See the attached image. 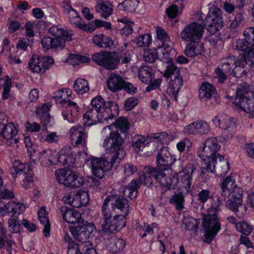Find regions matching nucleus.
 Listing matches in <instances>:
<instances>
[{"label": "nucleus", "mask_w": 254, "mask_h": 254, "mask_svg": "<svg viewBox=\"0 0 254 254\" xmlns=\"http://www.w3.org/2000/svg\"><path fill=\"white\" fill-rule=\"evenodd\" d=\"M76 160L72 148L69 146L63 147L58 153V163L71 166Z\"/></svg>", "instance_id": "26"}, {"label": "nucleus", "mask_w": 254, "mask_h": 254, "mask_svg": "<svg viewBox=\"0 0 254 254\" xmlns=\"http://www.w3.org/2000/svg\"><path fill=\"white\" fill-rule=\"evenodd\" d=\"M237 230L243 235H249L253 231V228L247 222L243 221L236 224Z\"/></svg>", "instance_id": "55"}, {"label": "nucleus", "mask_w": 254, "mask_h": 254, "mask_svg": "<svg viewBox=\"0 0 254 254\" xmlns=\"http://www.w3.org/2000/svg\"><path fill=\"white\" fill-rule=\"evenodd\" d=\"M219 158L218 171L220 176L225 175L229 171L230 167L228 162L225 159L224 156H220Z\"/></svg>", "instance_id": "57"}, {"label": "nucleus", "mask_w": 254, "mask_h": 254, "mask_svg": "<svg viewBox=\"0 0 254 254\" xmlns=\"http://www.w3.org/2000/svg\"><path fill=\"white\" fill-rule=\"evenodd\" d=\"M129 123L126 118L120 117L113 124L105 127L102 132L103 134H107L108 133V130L118 131V130L121 132H125L129 128Z\"/></svg>", "instance_id": "29"}, {"label": "nucleus", "mask_w": 254, "mask_h": 254, "mask_svg": "<svg viewBox=\"0 0 254 254\" xmlns=\"http://www.w3.org/2000/svg\"><path fill=\"white\" fill-rule=\"evenodd\" d=\"M49 33L58 40L64 41V45L66 42L72 40V32L70 30L63 28L60 25H54L51 26L48 30Z\"/></svg>", "instance_id": "24"}, {"label": "nucleus", "mask_w": 254, "mask_h": 254, "mask_svg": "<svg viewBox=\"0 0 254 254\" xmlns=\"http://www.w3.org/2000/svg\"><path fill=\"white\" fill-rule=\"evenodd\" d=\"M192 146V143L191 141L187 137L180 140L176 144V148L177 150L182 153L183 152L186 148L187 147V150H189Z\"/></svg>", "instance_id": "63"}, {"label": "nucleus", "mask_w": 254, "mask_h": 254, "mask_svg": "<svg viewBox=\"0 0 254 254\" xmlns=\"http://www.w3.org/2000/svg\"><path fill=\"white\" fill-rule=\"evenodd\" d=\"M236 174H231L221 184L223 192L228 195L227 206L238 217L242 218L247 212L246 206L242 203V189L235 184Z\"/></svg>", "instance_id": "4"}, {"label": "nucleus", "mask_w": 254, "mask_h": 254, "mask_svg": "<svg viewBox=\"0 0 254 254\" xmlns=\"http://www.w3.org/2000/svg\"><path fill=\"white\" fill-rule=\"evenodd\" d=\"M41 44L42 48L45 50L51 49L61 50L65 46L64 41L57 39L49 36H46L42 38Z\"/></svg>", "instance_id": "27"}, {"label": "nucleus", "mask_w": 254, "mask_h": 254, "mask_svg": "<svg viewBox=\"0 0 254 254\" xmlns=\"http://www.w3.org/2000/svg\"><path fill=\"white\" fill-rule=\"evenodd\" d=\"M247 64V62L244 60V56H239L237 60L234 57H228L226 62L219 65L215 70L218 81L223 82L227 76L229 75L241 77L242 74H245L244 67Z\"/></svg>", "instance_id": "6"}, {"label": "nucleus", "mask_w": 254, "mask_h": 254, "mask_svg": "<svg viewBox=\"0 0 254 254\" xmlns=\"http://www.w3.org/2000/svg\"><path fill=\"white\" fill-rule=\"evenodd\" d=\"M182 77L178 73H176L169 83L166 89V93L175 101H177L178 94L183 85Z\"/></svg>", "instance_id": "23"}, {"label": "nucleus", "mask_w": 254, "mask_h": 254, "mask_svg": "<svg viewBox=\"0 0 254 254\" xmlns=\"http://www.w3.org/2000/svg\"><path fill=\"white\" fill-rule=\"evenodd\" d=\"M183 224L187 230L195 231L197 229L199 222L192 217H186L184 219Z\"/></svg>", "instance_id": "56"}, {"label": "nucleus", "mask_w": 254, "mask_h": 254, "mask_svg": "<svg viewBox=\"0 0 254 254\" xmlns=\"http://www.w3.org/2000/svg\"><path fill=\"white\" fill-rule=\"evenodd\" d=\"M96 11L104 18H107L113 12V6L107 1L98 0L95 6Z\"/></svg>", "instance_id": "37"}, {"label": "nucleus", "mask_w": 254, "mask_h": 254, "mask_svg": "<svg viewBox=\"0 0 254 254\" xmlns=\"http://www.w3.org/2000/svg\"><path fill=\"white\" fill-rule=\"evenodd\" d=\"M236 48L239 51L244 52L243 55H240L239 56H242L244 57V60L247 62V64L250 63V58H248L246 56L247 53L251 49L250 44H248L246 39H239L237 41Z\"/></svg>", "instance_id": "51"}, {"label": "nucleus", "mask_w": 254, "mask_h": 254, "mask_svg": "<svg viewBox=\"0 0 254 254\" xmlns=\"http://www.w3.org/2000/svg\"><path fill=\"white\" fill-rule=\"evenodd\" d=\"M218 95L214 86L208 82L202 83L199 90V98L202 101H205L212 97L216 98Z\"/></svg>", "instance_id": "28"}, {"label": "nucleus", "mask_w": 254, "mask_h": 254, "mask_svg": "<svg viewBox=\"0 0 254 254\" xmlns=\"http://www.w3.org/2000/svg\"><path fill=\"white\" fill-rule=\"evenodd\" d=\"M72 91L68 88H64L56 91L54 95L56 102L60 105L64 106L71 101L70 97L72 95Z\"/></svg>", "instance_id": "32"}, {"label": "nucleus", "mask_w": 254, "mask_h": 254, "mask_svg": "<svg viewBox=\"0 0 254 254\" xmlns=\"http://www.w3.org/2000/svg\"><path fill=\"white\" fill-rule=\"evenodd\" d=\"M103 143L106 153L102 158L89 157L88 164L90 166L94 176L101 178L104 172L109 171L113 165L119 163L125 155L126 152L123 148L124 140L117 130H108Z\"/></svg>", "instance_id": "1"}, {"label": "nucleus", "mask_w": 254, "mask_h": 254, "mask_svg": "<svg viewBox=\"0 0 254 254\" xmlns=\"http://www.w3.org/2000/svg\"><path fill=\"white\" fill-rule=\"evenodd\" d=\"M54 64V60L50 57H40L33 55L28 62V67L33 73L43 74Z\"/></svg>", "instance_id": "13"}, {"label": "nucleus", "mask_w": 254, "mask_h": 254, "mask_svg": "<svg viewBox=\"0 0 254 254\" xmlns=\"http://www.w3.org/2000/svg\"><path fill=\"white\" fill-rule=\"evenodd\" d=\"M143 57L145 62L153 63L158 58L157 51L155 49H145L144 51Z\"/></svg>", "instance_id": "60"}, {"label": "nucleus", "mask_w": 254, "mask_h": 254, "mask_svg": "<svg viewBox=\"0 0 254 254\" xmlns=\"http://www.w3.org/2000/svg\"><path fill=\"white\" fill-rule=\"evenodd\" d=\"M25 209L24 205L19 202L10 201L0 206V216L9 215L12 217L22 213Z\"/></svg>", "instance_id": "20"}, {"label": "nucleus", "mask_w": 254, "mask_h": 254, "mask_svg": "<svg viewBox=\"0 0 254 254\" xmlns=\"http://www.w3.org/2000/svg\"><path fill=\"white\" fill-rule=\"evenodd\" d=\"M92 108L98 115L100 123H108L112 120L119 111L118 104L113 101L106 102L101 96H97L91 101Z\"/></svg>", "instance_id": "9"}, {"label": "nucleus", "mask_w": 254, "mask_h": 254, "mask_svg": "<svg viewBox=\"0 0 254 254\" xmlns=\"http://www.w3.org/2000/svg\"><path fill=\"white\" fill-rule=\"evenodd\" d=\"M24 175L25 177L22 181L21 186L24 189H28L31 187L34 181V173L33 170H31L29 172H26Z\"/></svg>", "instance_id": "62"}, {"label": "nucleus", "mask_w": 254, "mask_h": 254, "mask_svg": "<svg viewBox=\"0 0 254 254\" xmlns=\"http://www.w3.org/2000/svg\"><path fill=\"white\" fill-rule=\"evenodd\" d=\"M73 91L79 95H83L90 90L88 81L84 78H77L73 84Z\"/></svg>", "instance_id": "38"}, {"label": "nucleus", "mask_w": 254, "mask_h": 254, "mask_svg": "<svg viewBox=\"0 0 254 254\" xmlns=\"http://www.w3.org/2000/svg\"><path fill=\"white\" fill-rule=\"evenodd\" d=\"M118 21L125 24V25L122 28L121 31V33L123 36L127 37L132 33V25L133 23L132 22L129 21L126 18L118 19Z\"/></svg>", "instance_id": "58"}, {"label": "nucleus", "mask_w": 254, "mask_h": 254, "mask_svg": "<svg viewBox=\"0 0 254 254\" xmlns=\"http://www.w3.org/2000/svg\"><path fill=\"white\" fill-rule=\"evenodd\" d=\"M130 206L128 200L120 195L107 196L102 207V230L116 233L126 226Z\"/></svg>", "instance_id": "2"}, {"label": "nucleus", "mask_w": 254, "mask_h": 254, "mask_svg": "<svg viewBox=\"0 0 254 254\" xmlns=\"http://www.w3.org/2000/svg\"><path fill=\"white\" fill-rule=\"evenodd\" d=\"M89 201V195L86 190H79L73 197V206L80 207L86 206Z\"/></svg>", "instance_id": "35"}, {"label": "nucleus", "mask_w": 254, "mask_h": 254, "mask_svg": "<svg viewBox=\"0 0 254 254\" xmlns=\"http://www.w3.org/2000/svg\"><path fill=\"white\" fill-rule=\"evenodd\" d=\"M40 222L44 226L43 233L44 236L48 237L50 236V225L48 214L44 207H41L38 211Z\"/></svg>", "instance_id": "40"}, {"label": "nucleus", "mask_w": 254, "mask_h": 254, "mask_svg": "<svg viewBox=\"0 0 254 254\" xmlns=\"http://www.w3.org/2000/svg\"><path fill=\"white\" fill-rule=\"evenodd\" d=\"M232 102L238 111H244L249 113L250 117H254V91L248 88H239Z\"/></svg>", "instance_id": "10"}, {"label": "nucleus", "mask_w": 254, "mask_h": 254, "mask_svg": "<svg viewBox=\"0 0 254 254\" xmlns=\"http://www.w3.org/2000/svg\"><path fill=\"white\" fill-rule=\"evenodd\" d=\"M24 141L30 157L32 159L34 158L37 153L36 152V146L32 143L31 138L29 136L25 137Z\"/></svg>", "instance_id": "64"}, {"label": "nucleus", "mask_w": 254, "mask_h": 254, "mask_svg": "<svg viewBox=\"0 0 254 254\" xmlns=\"http://www.w3.org/2000/svg\"><path fill=\"white\" fill-rule=\"evenodd\" d=\"M32 169L29 164H23L19 160H15L10 169V173L13 178H16L17 175L21 174L25 175L26 172H29Z\"/></svg>", "instance_id": "39"}, {"label": "nucleus", "mask_w": 254, "mask_h": 254, "mask_svg": "<svg viewBox=\"0 0 254 254\" xmlns=\"http://www.w3.org/2000/svg\"><path fill=\"white\" fill-rule=\"evenodd\" d=\"M220 201L218 199L212 203L207 213L203 215L202 226L204 229L205 241L211 242L217 235L221 228V224L217 213L219 210Z\"/></svg>", "instance_id": "8"}, {"label": "nucleus", "mask_w": 254, "mask_h": 254, "mask_svg": "<svg viewBox=\"0 0 254 254\" xmlns=\"http://www.w3.org/2000/svg\"><path fill=\"white\" fill-rule=\"evenodd\" d=\"M221 145L216 137H211L206 139L202 147L198 150V155L201 159L202 172L213 173L219 155Z\"/></svg>", "instance_id": "5"}, {"label": "nucleus", "mask_w": 254, "mask_h": 254, "mask_svg": "<svg viewBox=\"0 0 254 254\" xmlns=\"http://www.w3.org/2000/svg\"><path fill=\"white\" fill-rule=\"evenodd\" d=\"M7 120H0V134L4 139L8 145L16 144L18 140L15 137L18 130L12 123H7Z\"/></svg>", "instance_id": "16"}, {"label": "nucleus", "mask_w": 254, "mask_h": 254, "mask_svg": "<svg viewBox=\"0 0 254 254\" xmlns=\"http://www.w3.org/2000/svg\"><path fill=\"white\" fill-rule=\"evenodd\" d=\"M51 107V105L49 103L37 106L36 108V113L37 116L46 122L49 121L50 120L49 112Z\"/></svg>", "instance_id": "46"}, {"label": "nucleus", "mask_w": 254, "mask_h": 254, "mask_svg": "<svg viewBox=\"0 0 254 254\" xmlns=\"http://www.w3.org/2000/svg\"><path fill=\"white\" fill-rule=\"evenodd\" d=\"M138 77L141 82L148 84L154 77L152 69L148 66H143L138 71Z\"/></svg>", "instance_id": "44"}, {"label": "nucleus", "mask_w": 254, "mask_h": 254, "mask_svg": "<svg viewBox=\"0 0 254 254\" xmlns=\"http://www.w3.org/2000/svg\"><path fill=\"white\" fill-rule=\"evenodd\" d=\"M41 159L47 160L51 165L57 164L58 163V153L50 149H46L40 153H37L36 157L33 158V160L36 161Z\"/></svg>", "instance_id": "34"}, {"label": "nucleus", "mask_w": 254, "mask_h": 254, "mask_svg": "<svg viewBox=\"0 0 254 254\" xmlns=\"http://www.w3.org/2000/svg\"><path fill=\"white\" fill-rule=\"evenodd\" d=\"M194 168L191 164L187 165L185 168L178 173H174L179 179V181L182 184V186L186 189L187 192L190 191L191 185L192 175Z\"/></svg>", "instance_id": "22"}, {"label": "nucleus", "mask_w": 254, "mask_h": 254, "mask_svg": "<svg viewBox=\"0 0 254 254\" xmlns=\"http://www.w3.org/2000/svg\"><path fill=\"white\" fill-rule=\"evenodd\" d=\"M97 113L94 109H90L83 115V118L86 125L92 126L99 123Z\"/></svg>", "instance_id": "49"}, {"label": "nucleus", "mask_w": 254, "mask_h": 254, "mask_svg": "<svg viewBox=\"0 0 254 254\" xmlns=\"http://www.w3.org/2000/svg\"><path fill=\"white\" fill-rule=\"evenodd\" d=\"M203 25L208 27L207 30L211 33H215L221 29L223 21L220 9L210 3L209 11L204 21L201 18L198 21L186 26L180 34V38L186 42H196L201 40L204 32Z\"/></svg>", "instance_id": "3"}, {"label": "nucleus", "mask_w": 254, "mask_h": 254, "mask_svg": "<svg viewBox=\"0 0 254 254\" xmlns=\"http://www.w3.org/2000/svg\"><path fill=\"white\" fill-rule=\"evenodd\" d=\"M147 137L141 135H136L132 141V146L134 151L139 152L142 151L143 148L146 145Z\"/></svg>", "instance_id": "48"}, {"label": "nucleus", "mask_w": 254, "mask_h": 254, "mask_svg": "<svg viewBox=\"0 0 254 254\" xmlns=\"http://www.w3.org/2000/svg\"><path fill=\"white\" fill-rule=\"evenodd\" d=\"M93 61L98 65L108 69L116 68L119 62V59L115 53L104 52L95 54L92 57Z\"/></svg>", "instance_id": "15"}, {"label": "nucleus", "mask_w": 254, "mask_h": 254, "mask_svg": "<svg viewBox=\"0 0 254 254\" xmlns=\"http://www.w3.org/2000/svg\"><path fill=\"white\" fill-rule=\"evenodd\" d=\"M139 187V183H137L135 180H132L124 190L125 196L130 199L135 198L137 196V190Z\"/></svg>", "instance_id": "45"}, {"label": "nucleus", "mask_w": 254, "mask_h": 254, "mask_svg": "<svg viewBox=\"0 0 254 254\" xmlns=\"http://www.w3.org/2000/svg\"><path fill=\"white\" fill-rule=\"evenodd\" d=\"M138 182L140 184L148 185L151 184V176L154 177L160 186L166 190L174 189L179 183V179L174 174L167 175L162 172L150 167H145L143 172L139 173Z\"/></svg>", "instance_id": "7"}, {"label": "nucleus", "mask_w": 254, "mask_h": 254, "mask_svg": "<svg viewBox=\"0 0 254 254\" xmlns=\"http://www.w3.org/2000/svg\"><path fill=\"white\" fill-rule=\"evenodd\" d=\"M58 182L67 187L78 188L85 182L84 178L76 171L69 169H59L55 172Z\"/></svg>", "instance_id": "12"}, {"label": "nucleus", "mask_w": 254, "mask_h": 254, "mask_svg": "<svg viewBox=\"0 0 254 254\" xmlns=\"http://www.w3.org/2000/svg\"><path fill=\"white\" fill-rule=\"evenodd\" d=\"M62 61L72 65H76L81 64L88 63L90 61V58L78 54H69L67 56L64 57Z\"/></svg>", "instance_id": "42"}, {"label": "nucleus", "mask_w": 254, "mask_h": 254, "mask_svg": "<svg viewBox=\"0 0 254 254\" xmlns=\"http://www.w3.org/2000/svg\"><path fill=\"white\" fill-rule=\"evenodd\" d=\"M61 213L63 219L68 223L76 224L78 226L83 222L81 214L77 210L63 206L61 208Z\"/></svg>", "instance_id": "21"}, {"label": "nucleus", "mask_w": 254, "mask_h": 254, "mask_svg": "<svg viewBox=\"0 0 254 254\" xmlns=\"http://www.w3.org/2000/svg\"><path fill=\"white\" fill-rule=\"evenodd\" d=\"M212 122L216 127L229 131L227 138H231L236 131L237 120L235 118L226 114H219L213 118Z\"/></svg>", "instance_id": "14"}, {"label": "nucleus", "mask_w": 254, "mask_h": 254, "mask_svg": "<svg viewBox=\"0 0 254 254\" xmlns=\"http://www.w3.org/2000/svg\"><path fill=\"white\" fill-rule=\"evenodd\" d=\"M245 39L248 44H250L251 49L247 53L248 58H250V64H254V27L247 28L244 31Z\"/></svg>", "instance_id": "33"}, {"label": "nucleus", "mask_w": 254, "mask_h": 254, "mask_svg": "<svg viewBox=\"0 0 254 254\" xmlns=\"http://www.w3.org/2000/svg\"><path fill=\"white\" fill-rule=\"evenodd\" d=\"M71 24L77 27L78 25L82 21L81 18L79 16L78 13L73 8L69 11H67L65 13Z\"/></svg>", "instance_id": "53"}, {"label": "nucleus", "mask_w": 254, "mask_h": 254, "mask_svg": "<svg viewBox=\"0 0 254 254\" xmlns=\"http://www.w3.org/2000/svg\"><path fill=\"white\" fill-rule=\"evenodd\" d=\"M138 4V0H126L119 4L118 8L127 12H131L135 10Z\"/></svg>", "instance_id": "50"}, {"label": "nucleus", "mask_w": 254, "mask_h": 254, "mask_svg": "<svg viewBox=\"0 0 254 254\" xmlns=\"http://www.w3.org/2000/svg\"><path fill=\"white\" fill-rule=\"evenodd\" d=\"M9 231L12 233H18L21 228V225L18 218L10 217L7 221Z\"/></svg>", "instance_id": "54"}, {"label": "nucleus", "mask_w": 254, "mask_h": 254, "mask_svg": "<svg viewBox=\"0 0 254 254\" xmlns=\"http://www.w3.org/2000/svg\"><path fill=\"white\" fill-rule=\"evenodd\" d=\"M156 39L162 44L168 43L170 42V38L166 32L161 27L156 28Z\"/></svg>", "instance_id": "59"}, {"label": "nucleus", "mask_w": 254, "mask_h": 254, "mask_svg": "<svg viewBox=\"0 0 254 254\" xmlns=\"http://www.w3.org/2000/svg\"><path fill=\"white\" fill-rule=\"evenodd\" d=\"M248 1L249 0H232V2L226 1L224 3L223 8L225 11L232 13L235 7L242 8Z\"/></svg>", "instance_id": "47"}, {"label": "nucleus", "mask_w": 254, "mask_h": 254, "mask_svg": "<svg viewBox=\"0 0 254 254\" xmlns=\"http://www.w3.org/2000/svg\"><path fill=\"white\" fill-rule=\"evenodd\" d=\"M11 87L12 79L9 76L0 78V93L2 100H5L11 97Z\"/></svg>", "instance_id": "30"}, {"label": "nucleus", "mask_w": 254, "mask_h": 254, "mask_svg": "<svg viewBox=\"0 0 254 254\" xmlns=\"http://www.w3.org/2000/svg\"><path fill=\"white\" fill-rule=\"evenodd\" d=\"M177 160V156L171 154L168 148L164 146L158 151L156 157L157 167L160 170H167L174 164Z\"/></svg>", "instance_id": "18"}, {"label": "nucleus", "mask_w": 254, "mask_h": 254, "mask_svg": "<svg viewBox=\"0 0 254 254\" xmlns=\"http://www.w3.org/2000/svg\"><path fill=\"white\" fill-rule=\"evenodd\" d=\"M107 84L110 90L116 92L123 88L124 80L119 75L111 73L107 80Z\"/></svg>", "instance_id": "36"}, {"label": "nucleus", "mask_w": 254, "mask_h": 254, "mask_svg": "<svg viewBox=\"0 0 254 254\" xmlns=\"http://www.w3.org/2000/svg\"><path fill=\"white\" fill-rule=\"evenodd\" d=\"M60 135L56 132H46L43 131L38 136V139L41 142H46L48 143H57L60 139Z\"/></svg>", "instance_id": "43"}, {"label": "nucleus", "mask_w": 254, "mask_h": 254, "mask_svg": "<svg viewBox=\"0 0 254 254\" xmlns=\"http://www.w3.org/2000/svg\"><path fill=\"white\" fill-rule=\"evenodd\" d=\"M184 201V196L181 193L174 194L170 199V202L175 204L178 210H181L183 208Z\"/></svg>", "instance_id": "61"}, {"label": "nucleus", "mask_w": 254, "mask_h": 254, "mask_svg": "<svg viewBox=\"0 0 254 254\" xmlns=\"http://www.w3.org/2000/svg\"><path fill=\"white\" fill-rule=\"evenodd\" d=\"M134 42L139 47H147L152 42V36L149 33L137 36Z\"/></svg>", "instance_id": "52"}, {"label": "nucleus", "mask_w": 254, "mask_h": 254, "mask_svg": "<svg viewBox=\"0 0 254 254\" xmlns=\"http://www.w3.org/2000/svg\"><path fill=\"white\" fill-rule=\"evenodd\" d=\"M70 231L74 237H78V239L86 240L95 235L96 228L93 223L83 221L78 226L71 227Z\"/></svg>", "instance_id": "17"}, {"label": "nucleus", "mask_w": 254, "mask_h": 254, "mask_svg": "<svg viewBox=\"0 0 254 254\" xmlns=\"http://www.w3.org/2000/svg\"><path fill=\"white\" fill-rule=\"evenodd\" d=\"M69 137L71 144L75 147H81L82 151L78 152L79 159H84L88 162V150L86 147L87 134L84 128L77 125L72 127L69 130Z\"/></svg>", "instance_id": "11"}, {"label": "nucleus", "mask_w": 254, "mask_h": 254, "mask_svg": "<svg viewBox=\"0 0 254 254\" xmlns=\"http://www.w3.org/2000/svg\"><path fill=\"white\" fill-rule=\"evenodd\" d=\"M63 117L69 123L76 122L79 117V107L77 104L73 101L69 102L63 113Z\"/></svg>", "instance_id": "25"}, {"label": "nucleus", "mask_w": 254, "mask_h": 254, "mask_svg": "<svg viewBox=\"0 0 254 254\" xmlns=\"http://www.w3.org/2000/svg\"><path fill=\"white\" fill-rule=\"evenodd\" d=\"M210 131L208 124L202 120L193 122L184 127L183 132L186 135H204Z\"/></svg>", "instance_id": "19"}, {"label": "nucleus", "mask_w": 254, "mask_h": 254, "mask_svg": "<svg viewBox=\"0 0 254 254\" xmlns=\"http://www.w3.org/2000/svg\"><path fill=\"white\" fill-rule=\"evenodd\" d=\"M187 45L185 50V54L188 57H193L201 55L204 51V47L201 43L192 42Z\"/></svg>", "instance_id": "41"}, {"label": "nucleus", "mask_w": 254, "mask_h": 254, "mask_svg": "<svg viewBox=\"0 0 254 254\" xmlns=\"http://www.w3.org/2000/svg\"><path fill=\"white\" fill-rule=\"evenodd\" d=\"M158 59L166 63L172 62V53L173 52L172 45L169 43H164L157 50Z\"/></svg>", "instance_id": "31"}]
</instances>
